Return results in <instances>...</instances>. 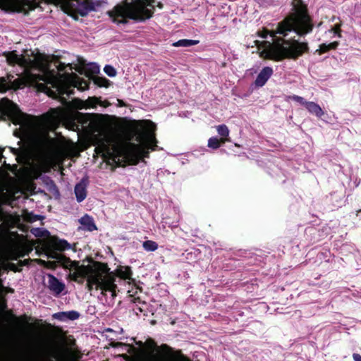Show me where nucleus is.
<instances>
[{
	"label": "nucleus",
	"instance_id": "16",
	"mask_svg": "<svg viewBox=\"0 0 361 361\" xmlns=\"http://www.w3.org/2000/svg\"><path fill=\"white\" fill-rule=\"evenodd\" d=\"M226 140L223 137H220L219 139L216 137H210L207 142V146L212 149H217L220 147L221 143H224Z\"/></svg>",
	"mask_w": 361,
	"mask_h": 361
},
{
	"label": "nucleus",
	"instance_id": "1",
	"mask_svg": "<svg viewBox=\"0 0 361 361\" xmlns=\"http://www.w3.org/2000/svg\"><path fill=\"white\" fill-rule=\"evenodd\" d=\"M115 123V118L108 115L99 116L90 123L94 144L104 156L136 164L147 154L148 149H154L156 126L152 121H133L128 125V133L114 130Z\"/></svg>",
	"mask_w": 361,
	"mask_h": 361
},
{
	"label": "nucleus",
	"instance_id": "19",
	"mask_svg": "<svg viewBox=\"0 0 361 361\" xmlns=\"http://www.w3.org/2000/svg\"><path fill=\"white\" fill-rule=\"evenodd\" d=\"M216 131L221 137L226 140L227 137L229 135V130L226 125H220L216 127Z\"/></svg>",
	"mask_w": 361,
	"mask_h": 361
},
{
	"label": "nucleus",
	"instance_id": "12",
	"mask_svg": "<svg viewBox=\"0 0 361 361\" xmlns=\"http://www.w3.org/2000/svg\"><path fill=\"white\" fill-rule=\"evenodd\" d=\"M80 223L81 224V228L83 230L92 231L97 230V226L94 223V221L92 217L88 215H85L80 219Z\"/></svg>",
	"mask_w": 361,
	"mask_h": 361
},
{
	"label": "nucleus",
	"instance_id": "14",
	"mask_svg": "<svg viewBox=\"0 0 361 361\" xmlns=\"http://www.w3.org/2000/svg\"><path fill=\"white\" fill-rule=\"evenodd\" d=\"M338 45V42L336 41L330 42V43H323L321 44L318 49L316 50L319 54L326 52L329 50L336 49Z\"/></svg>",
	"mask_w": 361,
	"mask_h": 361
},
{
	"label": "nucleus",
	"instance_id": "9",
	"mask_svg": "<svg viewBox=\"0 0 361 361\" xmlns=\"http://www.w3.org/2000/svg\"><path fill=\"white\" fill-rule=\"evenodd\" d=\"M85 109H94L97 105H99L103 107H108L110 106V103L108 101H102L99 98L97 97H89L87 99L85 100Z\"/></svg>",
	"mask_w": 361,
	"mask_h": 361
},
{
	"label": "nucleus",
	"instance_id": "18",
	"mask_svg": "<svg viewBox=\"0 0 361 361\" xmlns=\"http://www.w3.org/2000/svg\"><path fill=\"white\" fill-rule=\"evenodd\" d=\"M143 248L147 252H154L158 249V245L152 240H146L142 243Z\"/></svg>",
	"mask_w": 361,
	"mask_h": 361
},
{
	"label": "nucleus",
	"instance_id": "24",
	"mask_svg": "<svg viewBox=\"0 0 361 361\" xmlns=\"http://www.w3.org/2000/svg\"><path fill=\"white\" fill-rule=\"evenodd\" d=\"M68 246V244L65 240H59L56 242L55 247L59 250H63Z\"/></svg>",
	"mask_w": 361,
	"mask_h": 361
},
{
	"label": "nucleus",
	"instance_id": "22",
	"mask_svg": "<svg viewBox=\"0 0 361 361\" xmlns=\"http://www.w3.org/2000/svg\"><path fill=\"white\" fill-rule=\"evenodd\" d=\"M104 72L111 78H115L117 75L116 70L111 65H106L104 67Z\"/></svg>",
	"mask_w": 361,
	"mask_h": 361
},
{
	"label": "nucleus",
	"instance_id": "5",
	"mask_svg": "<svg viewBox=\"0 0 361 361\" xmlns=\"http://www.w3.org/2000/svg\"><path fill=\"white\" fill-rule=\"evenodd\" d=\"M73 277H85L90 289L102 291H113L116 288L115 276L123 279H132V271L128 266H119L114 272H110L106 264L86 258L82 262L72 261L68 263Z\"/></svg>",
	"mask_w": 361,
	"mask_h": 361
},
{
	"label": "nucleus",
	"instance_id": "6",
	"mask_svg": "<svg viewBox=\"0 0 361 361\" xmlns=\"http://www.w3.org/2000/svg\"><path fill=\"white\" fill-rule=\"evenodd\" d=\"M155 6L159 9L163 8L162 4L156 0H131L116 6L107 14L117 24L126 23V18L136 21H145L152 17Z\"/></svg>",
	"mask_w": 361,
	"mask_h": 361
},
{
	"label": "nucleus",
	"instance_id": "7",
	"mask_svg": "<svg viewBox=\"0 0 361 361\" xmlns=\"http://www.w3.org/2000/svg\"><path fill=\"white\" fill-rule=\"evenodd\" d=\"M152 361H189L178 352H173L163 346Z\"/></svg>",
	"mask_w": 361,
	"mask_h": 361
},
{
	"label": "nucleus",
	"instance_id": "28",
	"mask_svg": "<svg viewBox=\"0 0 361 361\" xmlns=\"http://www.w3.org/2000/svg\"><path fill=\"white\" fill-rule=\"evenodd\" d=\"M298 101H302V97H298Z\"/></svg>",
	"mask_w": 361,
	"mask_h": 361
},
{
	"label": "nucleus",
	"instance_id": "20",
	"mask_svg": "<svg viewBox=\"0 0 361 361\" xmlns=\"http://www.w3.org/2000/svg\"><path fill=\"white\" fill-rule=\"evenodd\" d=\"M71 107L78 109H85V100H82L80 99H74L71 102Z\"/></svg>",
	"mask_w": 361,
	"mask_h": 361
},
{
	"label": "nucleus",
	"instance_id": "13",
	"mask_svg": "<svg viewBox=\"0 0 361 361\" xmlns=\"http://www.w3.org/2000/svg\"><path fill=\"white\" fill-rule=\"evenodd\" d=\"M306 109L311 114H315L317 116H321L324 114L321 107L314 102H305Z\"/></svg>",
	"mask_w": 361,
	"mask_h": 361
},
{
	"label": "nucleus",
	"instance_id": "2",
	"mask_svg": "<svg viewBox=\"0 0 361 361\" xmlns=\"http://www.w3.org/2000/svg\"><path fill=\"white\" fill-rule=\"evenodd\" d=\"M5 111L13 124L19 126L15 135L42 147L49 164H56L66 156L78 154L75 143L64 139L54 140L49 135V130L65 120L67 113L64 109H51L41 117H34L23 114L16 104L7 102Z\"/></svg>",
	"mask_w": 361,
	"mask_h": 361
},
{
	"label": "nucleus",
	"instance_id": "17",
	"mask_svg": "<svg viewBox=\"0 0 361 361\" xmlns=\"http://www.w3.org/2000/svg\"><path fill=\"white\" fill-rule=\"evenodd\" d=\"M94 82L99 87L108 88L111 85V82L109 80L102 77L94 78Z\"/></svg>",
	"mask_w": 361,
	"mask_h": 361
},
{
	"label": "nucleus",
	"instance_id": "27",
	"mask_svg": "<svg viewBox=\"0 0 361 361\" xmlns=\"http://www.w3.org/2000/svg\"><path fill=\"white\" fill-rule=\"evenodd\" d=\"M2 157V149L0 148V159Z\"/></svg>",
	"mask_w": 361,
	"mask_h": 361
},
{
	"label": "nucleus",
	"instance_id": "11",
	"mask_svg": "<svg viewBox=\"0 0 361 361\" xmlns=\"http://www.w3.org/2000/svg\"><path fill=\"white\" fill-rule=\"evenodd\" d=\"M87 183L82 180L80 183L77 184L75 187V194L78 202L84 200L87 196Z\"/></svg>",
	"mask_w": 361,
	"mask_h": 361
},
{
	"label": "nucleus",
	"instance_id": "8",
	"mask_svg": "<svg viewBox=\"0 0 361 361\" xmlns=\"http://www.w3.org/2000/svg\"><path fill=\"white\" fill-rule=\"evenodd\" d=\"M273 71L270 67L264 68L257 75L255 80V85L258 87H262L267 82L272 75Z\"/></svg>",
	"mask_w": 361,
	"mask_h": 361
},
{
	"label": "nucleus",
	"instance_id": "25",
	"mask_svg": "<svg viewBox=\"0 0 361 361\" xmlns=\"http://www.w3.org/2000/svg\"><path fill=\"white\" fill-rule=\"evenodd\" d=\"M330 34H333L334 36L337 35L338 37H341V34L339 32V27L338 25L335 26L330 32Z\"/></svg>",
	"mask_w": 361,
	"mask_h": 361
},
{
	"label": "nucleus",
	"instance_id": "15",
	"mask_svg": "<svg viewBox=\"0 0 361 361\" xmlns=\"http://www.w3.org/2000/svg\"><path fill=\"white\" fill-rule=\"evenodd\" d=\"M54 317L60 320H63L66 318H68L70 319L74 320L79 317V314L77 312L71 311L68 312H59L55 314Z\"/></svg>",
	"mask_w": 361,
	"mask_h": 361
},
{
	"label": "nucleus",
	"instance_id": "4",
	"mask_svg": "<svg viewBox=\"0 0 361 361\" xmlns=\"http://www.w3.org/2000/svg\"><path fill=\"white\" fill-rule=\"evenodd\" d=\"M6 60L10 64H18L25 68L22 78L14 82L13 88H20L25 85L35 87L39 91H47V85H50L58 94H65L69 87L73 86L80 91L88 88L86 81L75 74H65L55 76L47 68L44 56L38 52H26L24 55H18L15 52H8Z\"/></svg>",
	"mask_w": 361,
	"mask_h": 361
},
{
	"label": "nucleus",
	"instance_id": "23",
	"mask_svg": "<svg viewBox=\"0 0 361 361\" xmlns=\"http://www.w3.org/2000/svg\"><path fill=\"white\" fill-rule=\"evenodd\" d=\"M198 41L191 40V39H180L176 42L174 45L175 46H190L196 44Z\"/></svg>",
	"mask_w": 361,
	"mask_h": 361
},
{
	"label": "nucleus",
	"instance_id": "10",
	"mask_svg": "<svg viewBox=\"0 0 361 361\" xmlns=\"http://www.w3.org/2000/svg\"><path fill=\"white\" fill-rule=\"evenodd\" d=\"M49 288L56 294H60L64 290V284L52 276H49Z\"/></svg>",
	"mask_w": 361,
	"mask_h": 361
},
{
	"label": "nucleus",
	"instance_id": "26",
	"mask_svg": "<svg viewBox=\"0 0 361 361\" xmlns=\"http://www.w3.org/2000/svg\"><path fill=\"white\" fill-rule=\"evenodd\" d=\"M353 357L354 361H361V355L359 354H354Z\"/></svg>",
	"mask_w": 361,
	"mask_h": 361
},
{
	"label": "nucleus",
	"instance_id": "21",
	"mask_svg": "<svg viewBox=\"0 0 361 361\" xmlns=\"http://www.w3.org/2000/svg\"><path fill=\"white\" fill-rule=\"evenodd\" d=\"M15 81H16V80H13L11 82V84L9 85L4 78H1L0 79V92H4L6 90H8L9 88L13 89V85ZM16 89L17 88H14V90H16Z\"/></svg>",
	"mask_w": 361,
	"mask_h": 361
},
{
	"label": "nucleus",
	"instance_id": "3",
	"mask_svg": "<svg viewBox=\"0 0 361 361\" xmlns=\"http://www.w3.org/2000/svg\"><path fill=\"white\" fill-rule=\"evenodd\" d=\"M312 25L307 13L305 4L297 1L294 4L292 14L286 17L277 25L275 31H264L261 37L265 40L259 42V49L262 57L279 61L283 59H294L300 56L307 49V44L298 40H284L276 38V35L286 36L294 31L299 35H304L312 31ZM259 42V41H256Z\"/></svg>",
	"mask_w": 361,
	"mask_h": 361
},
{
	"label": "nucleus",
	"instance_id": "29",
	"mask_svg": "<svg viewBox=\"0 0 361 361\" xmlns=\"http://www.w3.org/2000/svg\"><path fill=\"white\" fill-rule=\"evenodd\" d=\"M95 68H96V71H99V68L98 67L96 66Z\"/></svg>",
	"mask_w": 361,
	"mask_h": 361
}]
</instances>
